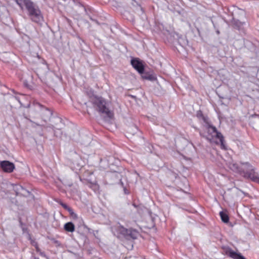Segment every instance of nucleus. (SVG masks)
I'll list each match as a JSON object with an SVG mask.
<instances>
[{
  "instance_id": "f257e3e1",
  "label": "nucleus",
  "mask_w": 259,
  "mask_h": 259,
  "mask_svg": "<svg viewBox=\"0 0 259 259\" xmlns=\"http://www.w3.org/2000/svg\"><path fill=\"white\" fill-rule=\"evenodd\" d=\"M229 168L233 171L239 174L244 178L250 179L252 181L259 184V173L255 171V168L249 162L229 163Z\"/></svg>"
},
{
  "instance_id": "f03ea898",
  "label": "nucleus",
  "mask_w": 259,
  "mask_h": 259,
  "mask_svg": "<svg viewBox=\"0 0 259 259\" xmlns=\"http://www.w3.org/2000/svg\"><path fill=\"white\" fill-rule=\"evenodd\" d=\"M26 9L28 16L32 22L39 23L43 21L44 17L40 9L33 2H27Z\"/></svg>"
},
{
  "instance_id": "7ed1b4c3",
  "label": "nucleus",
  "mask_w": 259,
  "mask_h": 259,
  "mask_svg": "<svg viewBox=\"0 0 259 259\" xmlns=\"http://www.w3.org/2000/svg\"><path fill=\"white\" fill-rule=\"evenodd\" d=\"M93 103L98 107L99 112L105 114L110 119L113 118L114 113L108 108V102L105 99L102 97H96Z\"/></svg>"
},
{
  "instance_id": "20e7f679",
  "label": "nucleus",
  "mask_w": 259,
  "mask_h": 259,
  "mask_svg": "<svg viewBox=\"0 0 259 259\" xmlns=\"http://www.w3.org/2000/svg\"><path fill=\"white\" fill-rule=\"evenodd\" d=\"M41 104L38 102L36 100H34L32 102L29 103L26 108H29V118L27 116H25V118L30 121L36 124L37 126H40V124L37 122H35L32 120L31 119H35L39 116L38 109L41 108Z\"/></svg>"
},
{
  "instance_id": "39448f33",
  "label": "nucleus",
  "mask_w": 259,
  "mask_h": 259,
  "mask_svg": "<svg viewBox=\"0 0 259 259\" xmlns=\"http://www.w3.org/2000/svg\"><path fill=\"white\" fill-rule=\"evenodd\" d=\"M117 231L128 239H136L140 235L139 232L136 229H127L121 226L118 227Z\"/></svg>"
},
{
  "instance_id": "423d86ee",
  "label": "nucleus",
  "mask_w": 259,
  "mask_h": 259,
  "mask_svg": "<svg viewBox=\"0 0 259 259\" xmlns=\"http://www.w3.org/2000/svg\"><path fill=\"white\" fill-rule=\"evenodd\" d=\"M41 108L38 109V113L39 115L37 119L41 117L44 121L47 122V121L49 120L52 116L53 112L50 109L46 107L41 104Z\"/></svg>"
},
{
  "instance_id": "0eeeda50",
  "label": "nucleus",
  "mask_w": 259,
  "mask_h": 259,
  "mask_svg": "<svg viewBox=\"0 0 259 259\" xmlns=\"http://www.w3.org/2000/svg\"><path fill=\"white\" fill-rule=\"evenodd\" d=\"M0 166L3 170L7 173L13 172L15 169L14 164L8 160L1 161Z\"/></svg>"
},
{
  "instance_id": "6e6552de",
  "label": "nucleus",
  "mask_w": 259,
  "mask_h": 259,
  "mask_svg": "<svg viewBox=\"0 0 259 259\" xmlns=\"http://www.w3.org/2000/svg\"><path fill=\"white\" fill-rule=\"evenodd\" d=\"M196 116L197 117L199 122L204 127L210 122L209 119L207 115L204 114L201 110L197 111Z\"/></svg>"
},
{
  "instance_id": "1a4fd4ad",
  "label": "nucleus",
  "mask_w": 259,
  "mask_h": 259,
  "mask_svg": "<svg viewBox=\"0 0 259 259\" xmlns=\"http://www.w3.org/2000/svg\"><path fill=\"white\" fill-rule=\"evenodd\" d=\"M132 66L140 74L144 71V66L142 61L138 58H134L131 60Z\"/></svg>"
},
{
  "instance_id": "9d476101",
  "label": "nucleus",
  "mask_w": 259,
  "mask_h": 259,
  "mask_svg": "<svg viewBox=\"0 0 259 259\" xmlns=\"http://www.w3.org/2000/svg\"><path fill=\"white\" fill-rule=\"evenodd\" d=\"M249 123L253 128L259 127V115L257 114L251 115L249 118Z\"/></svg>"
},
{
  "instance_id": "9b49d317",
  "label": "nucleus",
  "mask_w": 259,
  "mask_h": 259,
  "mask_svg": "<svg viewBox=\"0 0 259 259\" xmlns=\"http://www.w3.org/2000/svg\"><path fill=\"white\" fill-rule=\"evenodd\" d=\"M54 124H50L49 127L54 130H60L63 127V123L62 122V119L59 117H56L54 118Z\"/></svg>"
},
{
  "instance_id": "f8f14e48",
  "label": "nucleus",
  "mask_w": 259,
  "mask_h": 259,
  "mask_svg": "<svg viewBox=\"0 0 259 259\" xmlns=\"http://www.w3.org/2000/svg\"><path fill=\"white\" fill-rule=\"evenodd\" d=\"M13 190L17 195H23L24 194V192L27 191L26 189L20 185H15L13 186Z\"/></svg>"
},
{
  "instance_id": "ddd939ff",
  "label": "nucleus",
  "mask_w": 259,
  "mask_h": 259,
  "mask_svg": "<svg viewBox=\"0 0 259 259\" xmlns=\"http://www.w3.org/2000/svg\"><path fill=\"white\" fill-rule=\"evenodd\" d=\"M64 229L66 231L73 232L75 230V226L72 222H68L64 225Z\"/></svg>"
},
{
  "instance_id": "4468645a",
  "label": "nucleus",
  "mask_w": 259,
  "mask_h": 259,
  "mask_svg": "<svg viewBox=\"0 0 259 259\" xmlns=\"http://www.w3.org/2000/svg\"><path fill=\"white\" fill-rule=\"evenodd\" d=\"M140 74H141L142 77L143 79H147L151 81H153L156 79V77L154 75L150 74L148 72H145L144 71H143V73Z\"/></svg>"
},
{
  "instance_id": "2eb2a0df",
  "label": "nucleus",
  "mask_w": 259,
  "mask_h": 259,
  "mask_svg": "<svg viewBox=\"0 0 259 259\" xmlns=\"http://www.w3.org/2000/svg\"><path fill=\"white\" fill-rule=\"evenodd\" d=\"M220 215L222 221L224 223H227L229 222V218L226 213L224 212V211H221L220 212Z\"/></svg>"
},
{
  "instance_id": "dca6fc26",
  "label": "nucleus",
  "mask_w": 259,
  "mask_h": 259,
  "mask_svg": "<svg viewBox=\"0 0 259 259\" xmlns=\"http://www.w3.org/2000/svg\"><path fill=\"white\" fill-rule=\"evenodd\" d=\"M205 127L207 128L208 132H210L211 134H215L218 132L217 128L215 126L211 125L210 124V122H209L208 123V125H207L205 126Z\"/></svg>"
},
{
  "instance_id": "f3484780",
  "label": "nucleus",
  "mask_w": 259,
  "mask_h": 259,
  "mask_svg": "<svg viewBox=\"0 0 259 259\" xmlns=\"http://www.w3.org/2000/svg\"><path fill=\"white\" fill-rule=\"evenodd\" d=\"M16 3L19 7L22 9L24 5L26 7V4L28 2H31L30 0H16Z\"/></svg>"
},
{
  "instance_id": "a211bd4d",
  "label": "nucleus",
  "mask_w": 259,
  "mask_h": 259,
  "mask_svg": "<svg viewBox=\"0 0 259 259\" xmlns=\"http://www.w3.org/2000/svg\"><path fill=\"white\" fill-rule=\"evenodd\" d=\"M216 137L219 139L221 143L222 146H224L223 144V141H224V137L222 135V134L219 132L218 131L215 134Z\"/></svg>"
},
{
  "instance_id": "6ab92c4d",
  "label": "nucleus",
  "mask_w": 259,
  "mask_h": 259,
  "mask_svg": "<svg viewBox=\"0 0 259 259\" xmlns=\"http://www.w3.org/2000/svg\"><path fill=\"white\" fill-rule=\"evenodd\" d=\"M233 23L234 25H235L237 27L239 28L242 25V23H241L239 20H236L235 19H233Z\"/></svg>"
},
{
  "instance_id": "aec40b11",
  "label": "nucleus",
  "mask_w": 259,
  "mask_h": 259,
  "mask_svg": "<svg viewBox=\"0 0 259 259\" xmlns=\"http://www.w3.org/2000/svg\"><path fill=\"white\" fill-rule=\"evenodd\" d=\"M68 211L69 212V214L73 219H76L77 218V214L73 211V209L71 208L69 210H68Z\"/></svg>"
},
{
  "instance_id": "412c9836",
  "label": "nucleus",
  "mask_w": 259,
  "mask_h": 259,
  "mask_svg": "<svg viewBox=\"0 0 259 259\" xmlns=\"http://www.w3.org/2000/svg\"><path fill=\"white\" fill-rule=\"evenodd\" d=\"M68 211L69 212V214L73 219H76L77 218V214L73 211V209L71 208L69 210H68Z\"/></svg>"
},
{
  "instance_id": "4be33fe9",
  "label": "nucleus",
  "mask_w": 259,
  "mask_h": 259,
  "mask_svg": "<svg viewBox=\"0 0 259 259\" xmlns=\"http://www.w3.org/2000/svg\"><path fill=\"white\" fill-rule=\"evenodd\" d=\"M60 204L66 210L68 211V210H69L71 207L68 206L66 204L62 202H60Z\"/></svg>"
},
{
  "instance_id": "5701e85b",
  "label": "nucleus",
  "mask_w": 259,
  "mask_h": 259,
  "mask_svg": "<svg viewBox=\"0 0 259 259\" xmlns=\"http://www.w3.org/2000/svg\"><path fill=\"white\" fill-rule=\"evenodd\" d=\"M23 83L25 87L27 88L28 89H31L32 85L30 84V82L27 80H24Z\"/></svg>"
},
{
  "instance_id": "b1692460",
  "label": "nucleus",
  "mask_w": 259,
  "mask_h": 259,
  "mask_svg": "<svg viewBox=\"0 0 259 259\" xmlns=\"http://www.w3.org/2000/svg\"><path fill=\"white\" fill-rule=\"evenodd\" d=\"M30 241H31V244L33 246H34L36 249H37V248H38L37 243L35 241H34L32 239H30Z\"/></svg>"
},
{
  "instance_id": "393cba45",
  "label": "nucleus",
  "mask_w": 259,
  "mask_h": 259,
  "mask_svg": "<svg viewBox=\"0 0 259 259\" xmlns=\"http://www.w3.org/2000/svg\"><path fill=\"white\" fill-rule=\"evenodd\" d=\"M14 98H15V99H16L17 101H18V102H19L21 105H22V103H21V101H20V98H19V96H16V95L15 96H14Z\"/></svg>"
},
{
  "instance_id": "a878e982",
  "label": "nucleus",
  "mask_w": 259,
  "mask_h": 259,
  "mask_svg": "<svg viewBox=\"0 0 259 259\" xmlns=\"http://www.w3.org/2000/svg\"><path fill=\"white\" fill-rule=\"evenodd\" d=\"M54 242L57 245L60 246L61 245L60 242L58 240H54Z\"/></svg>"
},
{
  "instance_id": "bb28decb",
  "label": "nucleus",
  "mask_w": 259,
  "mask_h": 259,
  "mask_svg": "<svg viewBox=\"0 0 259 259\" xmlns=\"http://www.w3.org/2000/svg\"><path fill=\"white\" fill-rule=\"evenodd\" d=\"M12 92L15 94L17 95V93L14 91V90H12Z\"/></svg>"
},
{
  "instance_id": "cd10ccee",
  "label": "nucleus",
  "mask_w": 259,
  "mask_h": 259,
  "mask_svg": "<svg viewBox=\"0 0 259 259\" xmlns=\"http://www.w3.org/2000/svg\"><path fill=\"white\" fill-rule=\"evenodd\" d=\"M133 205L134 207H137V205H136L135 203H134V204H133Z\"/></svg>"
}]
</instances>
